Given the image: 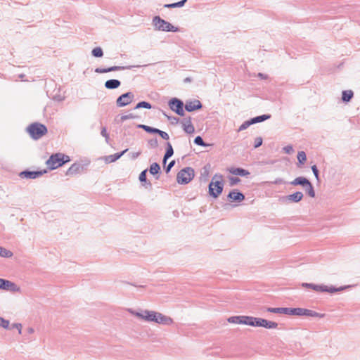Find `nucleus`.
Wrapping results in <instances>:
<instances>
[{
    "label": "nucleus",
    "instance_id": "a19ab883",
    "mask_svg": "<svg viewBox=\"0 0 360 360\" xmlns=\"http://www.w3.org/2000/svg\"><path fill=\"white\" fill-rule=\"evenodd\" d=\"M194 143L197 145H199V146H205V144L202 140V139L200 137V136H197L195 137V140H194Z\"/></svg>",
    "mask_w": 360,
    "mask_h": 360
},
{
    "label": "nucleus",
    "instance_id": "09e8293b",
    "mask_svg": "<svg viewBox=\"0 0 360 360\" xmlns=\"http://www.w3.org/2000/svg\"><path fill=\"white\" fill-rule=\"evenodd\" d=\"M13 327L18 329L19 334H21L22 333V325L20 323H15L13 324Z\"/></svg>",
    "mask_w": 360,
    "mask_h": 360
},
{
    "label": "nucleus",
    "instance_id": "393cba45",
    "mask_svg": "<svg viewBox=\"0 0 360 360\" xmlns=\"http://www.w3.org/2000/svg\"><path fill=\"white\" fill-rule=\"evenodd\" d=\"M303 198V194L302 192H296L292 195H290L288 196V199L290 200H292L293 202H299Z\"/></svg>",
    "mask_w": 360,
    "mask_h": 360
},
{
    "label": "nucleus",
    "instance_id": "603ef678",
    "mask_svg": "<svg viewBox=\"0 0 360 360\" xmlns=\"http://www.w3.org/2000/svg\"><path fill=\"white\" fill-rule=\"evenodd\" d=\"M174 165V161H172L167 166V169H166V172H169L170 169L173 167V165Z\"/></svg>",
    "mask_w": 360,
    "mask_h": 360
},
{
    "label": "nucleus",
    "instance_id": "b1692460",
    "mask_svg": "<svg viewBox=\"0 0 360 360\" xmlns=\"http://www.w3.org/2000/svg\"><path fill=\"white\" fill-rule=\"evenodd\" d=\"M121 68H122L120 67V66H113V67H110L108 68H98L95 70V72L97 73H106L108 72L116 71V70H120Z\"/></svg>",
    "mask_w": 360,
    "mask_h": 360
},
{
    "label": "nucleus",
    "instance_id": "c85d7f7f",
    "mask_svg": "<svg viewBox=\"0 0 360 360\" xmlns=\"http://www.w3.org/2000/svg\"><path fill=\"white\" fill-rule=\"evenodd\" d=\"M0 256L3 257H11L13 253L10 250L0 246Z\"/></svg>",
    "mask_w": 360,
    "mask_h": 360
},
{
    "label": "nucleus",
    "instance_id": "6e6d98bb",
    "mask_svg": "<svg viewBox=\"0 0 360 360\" xmlns=\"http://www.w3.org/2000/svg\"><path fill=\"white\" fill-rule=\"evenodd\" d=\"M184 81L186 82H191V79L190 78H186Z\"/></svg>",
    "mask_w": 360,
    "mask_h": 360
},
{
    "label": "nucleus",
    "instance_id": "2eb2a0df",
    "mask_svg": "<svg viewBox=\"0 0 360 360\" xmlns=\"http://www.w3.org/2000/svg\"><path fill=\"white\" fill-rule=\"evenodd\" d=\"M45 172H46L45 171L44 172H41V171L27 172V171H25V172H22L20 174V176L22 178L35 179L37 177L41 176Z\"/></svg>",
    "mask_w": 360,
    "mask_h": 360
},
{
    "label": "nucleus",
    "instance_id": "8fccbe9b",
    "mask_svg": "<svg viewBox=\"0 0 360 360\" xmlns=\"http://www.w3.org/2000/svg\"><path fill=\"white\" fill-rule=\"evenodd\" d=\"M284 151L286 153H290L292 152L293 149H292V147L291 146H285L284 148H283Z\"/></svg>",
    "mask_w": 360,
    "mask_h": 360
},
{
    "label": "nucleus",
    "instance_id": "bb28decb",
    "mask_svg": "<svg viewBox=\"0 0 360 360\" xmlns=\"http://www.w3.org/2000/svg\"><path fill=\"white\" fill-rule=\"evenodd\" d=\"M186 0H182V1H180L179 2H176V3H173V4H165L164 6V7L165 8H177V7H181L184 5V4L186 3Z\"/></svg>",
    "mask_w": 360,
    "mask_h": 360
},
{
    "label": "nucleus",
    "instance_id": "37998d69",
    "mask_svg": "<svg viewBox=\"0 0 360 360\" xmlns=\"http://www.w3.org/2000/svg\"><path fill=\"white\" fill-rule=\"evenodd\" d=\"M266 310L269 312L281 314V307H278V308H268Z\"/></svg>",
    "mask_w": 360,
    "mask_h": 360
},
{
    "label": "nucleus",
    "instance_id": "58836bf2",
    "mask_svg": "<svg viewBox=\"0 0 360 360\" xmlns=\"http://www.w3.org/2000/svg\"><path fill=\"white\" fill-rule=\"evenodd\" d=\"M0 326L4 328H8L9 326V321L2 317H0Z\"/></svg>",
    "mask_w": 360,
    "mask_h": 360
},
{
    "label": "nucleus",
    "instance_id": "7c9ffc66",
    "mask_svg": "<svg viewBox=\"0 0 360 360\" xmlns=\"http://www.w3.org/2000/svg\"><path fill=\"white\" fill-rule=\"evenodd\" d=\"M160 166L158 163H153L150 167V172L152 174H157L160 171Z\"/></svg>",
    "mask_w": 360,
    "mask_h": 360
},
{
    "label": "nucleus",
    "instance_id": "4d7b16f0",
    "mask_svg": "<svg viewBox=\"0 0 360 360\" xmlns=\"http://www.w3.org/2000/svg\"><path fill=\"white\" fill-rule=\"evenodd\" d=\"M259 76H260L261 77H263V75L261 73L259 74Z\"/></svg>",
    "mask_w": 360,
    "mask_h": 360
},
{
    "label": "nucleus",
    "instance_id": "ea45409f",
    "mask_svg": "<svg viewBox=\"0 0 360 360\" xmlns=\"http://www.w3.org/2000/svg\"><path fill=\"white\" fill-rule=\"evenodd\" d=\"M307 191L309 195H310L312 198H314L315 196V192H314V190L311 184H310V185H309L307 187Z\"/></svg>",
    "mask_w": 360,
    "mask_h": 360
},
{
    "label": "nucleus",
    "instance_id": "5fc2aeb1",
    "mask_svg": "<svg viewBox=\"0 0 360 360\" xmlns=\"http://www.w3.org/2000/svg\"><path fill=\"white\" fill-rule=\"evenodd\" d=\"M283 182L282 179H276L275 181H274V184H281Z\"/></svg>",
    "mask_w": 360,
    "mask_h": 360
},
{
    "label": "nucleus",
    "instance_id": "c03bdc74",
    "mask_svg": "<svg viewBox=\"0 0 360 360\" xmlns=\"http://www.w3.org/2000/svg\"><path fill=\"white\" fill-rule=\"evenodd\" d=\"M292 308H283L281 307V314H291L292 315Z\"/></svg>",
    "mask_w": 360,
    "mask_h": 360
},
{
    "label": "nucleus",
    "instance_id": "1a4fd4ad",
    "mask_svg": "<svg viewBox=\"0 0 360 360\" xmlns=\"http://www.w3.org/2000/svg\"><path fill=\"white\" fill-rule=\"evenodd\" d=\"M134 94L131 92H127L119 96L116 101L118 107H124L130 104L134 99Z\"/></svg>",
    "mask_w": 360,
    "mask_h": 360
},
{
    "label": "nucleus",
    "instance_id": "f8f14e48",
    "mask_svg": "<svg viewBox=\"0 0 360 360\" xmlns=\"http://www.w3.org/2000/svg\"><path fill=\"white\" fill-rule=\"evenodd\" d=\"M155 316V317L153 322L160 324L172 325L174 322L173 319L171 317L163 315L159 312H156Z\"/></svg>",
    "mask_w": 360,
    "mask_h": 360
},
{
    "label": "nucleus",
    "instance_id": "cd10ccee",
    "mask_svg": "<svg viewBox=\"0 0 360 360\" xmlns=\"http://www.w3.org/2000/svg\"><path fill=\"white\" fill-rule=\"evenodd\" d=\"M174 150L170 143H167V149L164 156V162H166L167 159L170 158L173 155Z\"/></svg>",
    "mask_w": 360,
    "mask_h": 360
},
{
    "label": "nucleus",
    "instance_id": "aec40b11",
    "mask_svg": "<svg viewBox=\"0 0 360 360\" xmlns=\"http://www.w3.org/2000/svg\"><path fill=\"white\" fill-rule=\"evenodd\" d=\"M127 151V149L123 150L122 153H115V154H113V155H108V156H106L105 158V161L107 162V163H111V162H113L115 161H116L117 160H118L122 155H123L124 153H125Z\"/></svg>",
    "mask_w": 360,
    "mask_h": 360
},
{
    "label": "nucleus",
    "instance_id": "9d476101",
    "mask_svg": "<svg viewBox=\"0 0 360 360\" xmlns=\"http://www.w3.org/2000/svg\"><path fill=\"white\" fill-rule=\"evenodd\" d=\"M169 105L171 110L176 112L178 115L181 116L184 115V111L183 108V103L181 101L176 98H173L169 101Z\"/></svg>",
    "mask_w": 360,
    "mask_h": 360
},
{
    "label": "nucleus",
    "instance_id": "0eeeda50",
    "mask_svg": "<svg viewBox=\"0 0 360 360\" xmlns=\"http://www.w3.org/2000/svg\"><path fill=\"white\" fill-rule=\"evenodd\" d=\"M251 326L264 327L266 328H276L278 323L261 318L252 317Z\"/></svg>",
    "mask_w": 360,
    "mask_h": 360
},
{
    "label": "nucleus",
    "instance_id": "6e6552de",
    "mask_svg": "<svg viewBox=\"0 0 360 360\" xmlns=\"http://www.w3.org/2000/svg\"><path fill=\"white\" fill-rule=\"evenodd\" d=\"M252 316H235L228 319V321L231 323L244 324L251 326Z\"/></svg>",
    "mask_w": 360,
    "mask_h": 360
},
{
    "label": "nucleus",
    "instance_id": "20e7f679",
    "mask_svg": "<svg viewBox=\"0 0 360 360\" xmlns=\"http://www.w3.org/2000/svg\"><path fill=\"white\" fill-rule=\"evenodd\" d=\"M194 177V170L191 167L181 169L176 176V181L180 184H188Z\"/></svg>",
    "mask_w": 360,
    "mask_h": 360
},
{
    "label": "nucleus",
    "instance_id": "c756f323",
    "mask_svg": "<svg viewBox=\"0 0 360 360\" xmlns=\"http://www.w3.org/2000/svg\"><path fill=\"white\" fill-rule=\"evenodd\" d=\"M269 118H270V115H264L254 117L251 120V121H252V124H255L257 122H260L264 121Z\"/></svg>",
    "mask_w": 360,
    "mask_h": 360
},
{
    "label": "nucleus",
    "instance_id": "5701e85b",
    "mask_svg": "<svg viewBox=\"0 0 360 360\" xmlns=\"http://www.w3.org/2000/svg\"><path fill=\"white\" fill-rule=\"evenodd\" d=\"M302 316H311V317H319V318L324 317V314H319L314 311L307 309H304Z\"/></svg>",
    "mask_w": 360,
    "mask_h": 360
},
{
    "label": "nucleus",
    "instance_id": "72a5a7b5",
    "mask_svg": "<svg viewBox=\"0 0 360 360\" xmlns=\"http://www.w3.org/2000/svg\"><path fill=\"white\" fill-rule=\"evenodd\" d=\"M92 54L95 57H102L103 55L101 48L96 47L92 50Z\"/></svg>",
    "mask_w": 360,
    "mask_h": 360
},
{
    "label": "nucleus",
    "instance_id": "864d4df0",
    "mask_svg": "<svg viewBox=\"0 0 360 360\" xmlns=\"http://www.w3.org/2000/svg\"><path fill=\"white\" fill-rule=\"evenodd\" d=\"M231 184H235L239 182L240 179H237V178H231Z\"/></svg>",
    "mask_w": 360,
    "mask_h": 360
},
{
    "label": "nucleus",
    "instance_id": "79ce46f5",
    "mask_svg": "<svg viewBox=\"0 0 360 360\" xmlns=\"http://www.w3.org/2000/svg\"><path fill=\"white\" fill-rule=\"evenodd\" d=\"M157 134H158L163 139L168 140L169 138L167 133L160 129L158 130Z\"/></svg>",
    "mask_w": 360,
    "mask_h": 360
},
{
    "label": "nucleus",
    "instance_id": "f03ea898",
    "mask_svg": "<svg viewBox=\"0 0 360 360\" xmlns=\"http://www.w3.org/2000/svg\"><path fill=\"white\" fill-rule=\"evenodd\" d=\"M70 161V158L68 155L58 153L51 155L46 163L49 169H55Z\"/></svg>",
    "mask_w": 360,
    "mask_h": 360
},
{
    "label": "nucleus",
    "instance_id": "f3484780",
    "mask_svg": "<svg viewBox=\"0 0 360 360\" xmlns=\"http://www.w3.org/2000/svg\"><path fill=\"white\" fill-rule=\"evenodd\" d=\"M82 169V167L78 164H73L66 172V175L68 176H74L80 172Z\"/></svg>",
    "mask_w": 360,
    "mask_h": 360
},
{
    "label": "nucleus",
    "instance_id": "de8ad7c7",
    "mask_svg": "<svg viewBox=\"0 0 360 360\" xmlns=\"http://www.w3.org/2000/svg\"><path fill=\"white\" fill-rule=\"evenodd\" d=\"M311 169L313 171L314 174L315 175L316 179H319V171L316 165L311 167Z\"/></svg>",
    "mask_w": 360,
    "mask_h": 360
},
{
    "label": "nucleus",
    "instance_id": "9b49d317",
    "mask_svg": "<svg viewBox=\"0 0 360 360\" xmlns=\"http://www.w3.org/2000/svg\"><path fill=\"white\" fill-rule=\"evenodd\" d=\"M156 311L146 310L141 313L136 312L134 315L146 321H154Z\"/></svg>",
    "mask_w": 360,
    "mask_h": 360
},
{
    "label": "nucleus",
    "instance_id": "4be33fe9",
    "mask_svg": "<svg viewBox=\"0 0 360 360\" xmlns=\"http://www.w3.org/2000/svg\"><path fill=\"white\" fill-rule=\"evenodd\" d=\"M120 86V82L117 79H110L105 82V86L108 89H116Z\"/></svg>",
    "mask_w": 360,
    "mask_h": 360
},
{
    "label": "nucleus",
    "instance_id": "2f4dec72",
    "mask_svg": "<svg viewBox=\"0 0 360 360\" xmlns=\"http://www.w3.org/2000/svg\"><path fill=\"white\" fill-rule=\"evenodd\" d=\"M139 127L143 129L146 131L149 132V133H155V134H157V131L158 130V129L152 128V127H150L149 126L143 125V124L139 125Z\"/></svg>",
    "mask_w": 360,
    "mask_h": 360
},
{
    "label": "nucleus",
    "instance_id": "4468645a",
    "mask_svg": "<svg viewBox=\"0 0 360 360\" xmlns=\"http://www.w3.org/2000/svg\"><path fill=\"white\" fill-rule=\"evenodd\" d=\"M202 105L198 100L188 101L185 105V108L187 111L191 112L201 108Z\"/></svg>",
    "mask_w": 360,
    "mask_h": 360
},
{
    "label": "nucleus",
    "instance_id": "39448f33",
    "mask_svg": "<svg viewBox=\"0 0 360 360\" xmlns=\"http://www.w3.org/2000/svg\"><path fill=\"white\" fill-rule=\"evenodd\" d=\"M153 23L156 29L162 31L167 32H176L177 28L174 27L169 22L165 21V20L160 18L159 16H155L153 19Z\"/></svg>",
    "mask_w": 360,
    "mask_h": 360
},
{
    "label": "nucleus",
    "instance_id": "3c124183",
    "mask_svg": "<svg viewBox=\"0 0 360 360\" xmlns=\"http://www.w3.org/2000/svg\"><path fill=\"white\" fill-rule=\"evenodd\" d=\"M101 134L103 136H104L105 139H108V134L107 133L106 129L104 127L101 130Z\"/></svg>",
    "mask_w": 360,
    "mask_h": 360
},
{
    "label": "nucleus",
    "instance_id": "e433bc0d",
    "mask_svg": "<svg viewBox=\"0 0 360 360\" xmlns=\"http://www.w3.org/2000/svg\"><path fill=\"white\" fill-rule=\"evenodd\" d=\"M303 310L302 308H292V315L302 316Z\"/></svg>",
    "mask_w": 360,
    "mask_h": 360
},
{
    "label": "nucleus",
    "instance_id": "a211bd4d",
    "mask_svg": "<svg viewBox=\"0 0 360 360\" xmlns=\"http://www.w3.org/2000/svg\"><path fill=\"white\" fill-rule=\"evenodd\" d=\"M15 287V285L13 283L8 280L0 278V288L4 290H14Z\"/></svg>",
    "mask_w": 360,
    "mask_h": 360
},
{
    "label": "nucleus",
    "instance_id": "473e14b6",
    "mask_svg": "<svg viewBox=\"0 0 360 360\" xmlns=\"http://www.w3.org/2000/svg\"><path fill=\"white\" fill-rule=\"evenodd\" d=\"M297 160L300 164H304L307 160L306 153L304 151H300L297 154Z\"/></svg>",
    "mask_w": 360,
    "mask_h": 360
},
{
    "label": "nucleus",
    "instance_id": "f704fd0d",
    "mask_svg": "<svg viewBox=\"0 0 360 360\" xmlns=\"http://www.w3.org/2000/svg\"><path fill=\"white\" fill-rule=\"evenodd\" d=\"M141 108H147V109H150L151 108V105L149 103H148V102L142 101V102L139 103L136 105V106L135 107L136 109Z\"/></svg>",
    "mask_w": 360,
    "mask_h": 360
},
{
    "label": "nucleus",
    "instance_id": "dca6fc26",
    "mask_svg": "<svg viewBox=\"0 0 360 360\" xmlns=\"http://www.w3.org/2000/svg\"><path fill=\"white\" fill-rule=\"evenodd\" d=\"M229 198L231 200V201L241 202L244 200L245 196L240 192L233 191L229 193Z\"/></svg>",
    "mask_w": 360,
    "mask_h": 360
},
{
    "label": "nucleus",
    "instance_id": "ddd939ff",
    "mask_svg": "<svg viewBox=\"0 0 360 360\" xmlns=\"http://www.w3.org/2000/svg\"><path fill=\"white\" fill-rule=\"evenodd\" d=\"M181 123L182 128L186 133L192 134L195 132V127L192 124L191 118L184 119Z\"/></svg>",
    "mask_w": 360,
    "mask_h": 360
},
{
    "label": "nucleus",
    "instance_id": "f257e3e1",
    "mask_svg": "<svg viewBox=\"0 0 360 360\" xmlns=\"http://www.w3.org/2000/svg\"><path fill=\"white\" fill-rule=\"evenodd\" d=\"M224 187L223 176L219 174H216L212 179L209 185V193L211 196L216 198L222 192Z\"/></svg>",
    "mask_w": 360,
    "mask_h": 360
},
{
    "label": "nucleus",
    "instance_id": "6ab92c4d",
    "mask_svg": "<svg viewBox=\"0 0 360 360\" xmlns=\"http://www.w3.org/2000/svg\"><path fill=\"white\" fill-rule=\"evenodd\" d=\"M310 184L309 181L304 177H297L291 182L292 185H301L304 187H307Z\"/></svg>",
    "mask_w": 360,
    "mask_h": 360
},
{
    "label": "nucleus",
    "instance_id": "a878e982",
    "mask_svg": "<svg viewBox=\"0 0 360 360\" xmlns=\"http://www.w3.org/2000/svg\"><path fill=\"white\" fill-rule=\"evenodd\" d=\"M353 96V92L351 90L342 91V98L344 101L348 102Z\"/></svg>",
    "mask_w": 360,
    "mask_h": 360
},
{
    "label": "nucleus",
    "instance_id": "49530a36",
    "mask_svg": "<svg viewBox=\"0 0 360 360\" xmlns=\"http://www.w3.org/2000/svg\"><path fill=\"white\" fill-rule=\"evenodd\" d=\"M139 180L141 181H146V171H143L139 175Z\"/></svg>",
    "mask_w": 360,
    "mask_h": 360
},
{
    "label": "nucleus",
    "instance_id": "4c0bfd02",
    "mask_svg": "<svg viewBox=\"0 0 360 360\" xmlns=\"http://www.w3.org/2000/svg\"><path fill=\"white\" fill-rule=\"evenodd\" d=\"M252 124V121H251V120H250V121H246V122H245L244 123H243V124L240 126V127H239V129H238V131H243V130H244V129H247V128H248L250 124Z\"/></svg>",
    "mask_w": 360,
    "mask_h": 360
},
{
    "label": "nucleus",
    "instance_id": "c9c22d12",
    "mask_svg": "<svg viewBox=\"0 0 360 360\" xmlns=\"http://www.w3.org/2000/svg\"><path fill=\"white\" fill-rule=\"evenodd\" d=\"M134 118H135V116L133 114L129 113L128 115H122L120 118V122H123L124 121H125L127 120H130V119H134Z\"/></svg>",
    "mask_w": 360,
    "mask_h": 360
},
{
    "label": "nucleus",
    "instance_id": "423d86ee",
    "mask_svg": "<svg viewBox=\"0 0 360 360\" xmlns=\"http://www.w3.org/2000/svg\"><path fill=\"white\" fill-rule=\"evenodd\" d=\"M302 286H304L305 288H311L316 292H335L338 291H341L347 288V287H340L339 288H335L334 287H327L326 285H315L313 283H303Z\"/></svg>",
    "mask_w": 360,
    "mask_h": 360
},
{
    "label": "nucleus",
    "instance_id": "13d9d810",
    "mask_svg": "<svg viewBox=\"0 0 360 360\" xmlns=\"http://www.w3.org/2000/svg\"><path fill=\"white\" fill-rule=\"evenodd\" d=\"M140 153H136V157H138Z\"/></svg>",
    "mask_w": 360,
    "mask_h": 360
},
{
    "label": "nucleus",
    "instance_id": "a18cd8bd",
    "mask_svg": "<svg viewBox=\"0 0 360 360\" xmlns=\"http://www.w3.org/2000/svg\"><path fill=\"white\" fill-rule=\"evenodd\" d=\"M262 144V139L261 137H258L255 140V148H257Z\"/></svg>",
    "mask_w": 360,
    "mask_h": 360
},
{
    "label": "nucleus",
    "instance_id": "412c9836",
    "mask_svg": "<svg viewBox=\"0 0 360 360\" xmlns=\"http://www.w3.org/2000/svg\"><path fill=\"white\" fill-rule=\"evenodd\" d=\"M229 172L234 175H239V176H248L250 174V172L242 168H231L229 169Z\"/></svg>",
    "mask_w": 360,
    "mask_h": 360
},
{
    "label": "nucleus",
    "instance_id": "7ed1b4c3",
    "mask_svg": "<svg viewBox=\"0 0 360 360\" xmlns=\"http://www.w3.org/2000/svg\"><path fill=\"white\" fill-rule=\"evenodd\" d=\"M27 132L34 139H38L47 133L45 125L40 123H33L27 127Z\"/></svg>",
    "mask_w": 360,
    "mask_h": 360
}]
</instances>
